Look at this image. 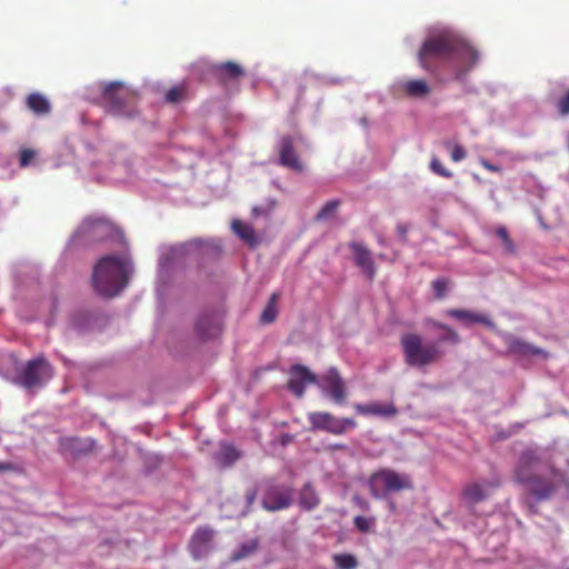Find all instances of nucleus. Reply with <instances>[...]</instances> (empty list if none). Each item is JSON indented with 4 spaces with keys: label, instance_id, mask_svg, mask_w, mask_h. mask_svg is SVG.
I'll list each match as a JSON object with an SVG mask.
<instances>
[{
    "label": "nucleus",
    "instance_id": "nucleus-1",
    "mask_svg": "<svg viewBox=\"0 0 569 569\" xmlns=\"http://www.w3.org/2000/svg\"><path fill=\"white\" fill-rule=\"evenodd\" d=\"M418 60L423 70L436 77L448 69L460 79L477 64L479 53L458 34L443 31L423 41Z\"/></svg>",
    "mask_w": 569,
    "mask_h": 569
},
{
    "label": "nucleus",
    "instance_id": "nucleus-2",
    "mask_svg": "<svg viewBox=\"0 0 569 569\" xmlns=\"http://www.w3.org/2000/svg\"><path fill=\"white\" fill-rule=\"evenodd\" d=\"M432 326L446 332L438 342L429 341L425 343L420 335L412 332L401 336L400 345L405 362L409 367L423 368L440 361L445 356V351L439 345L441 341L451 345H458L460 342L459 335L451 327L439 321H433Z\"/></svg>",
    "mask_w": 569,
    "mask_h": 569
},
{
    "label": "nucleus",
    "instance_id": "nucleus-3",
    "mask_svg": "<svg viewBox=\"0 0 569 569\" xmlns=\"http://www.w3.org/2000/svg\"><path fill=\"white\" fill-rule=\"evenodd\" d=\"M127 262L118 256L101 258L93 269L94 290L103 297L117 296L128 283Z\"/></svg>",
    "mask_w": 569,
    "mask_h": 569
},
{
    "label": "nucleus",
    "instance_id": "nucleus-4",
    "mask_svg": "<svg viewBox=\"0 0 569 569\" xmlns=\"http://www.w3.org/2000/svg\"><path fill=\"white\" fill-rule=\"evenodd\" d=\"M102 99L107 111L111 114L126 118H133L138 114L136 94L120 82L107 84Z\"/></svg>",
    "mask_w": 569,
    "mask_h": 569
},
{
    "label": "nucleus",
    "instance_id": "nucleus-5",
    "mask_svg": "<svg viewBox=\"0 0 569 569\" xmlns=\"http://www.w3.org/2000/svg\"><path fill=\"white\" fill-rule=\"evenodd\" d=\"M52 377V368L44 358H36L27 362L17 382L26 389L43 386Z\"/></svg>",
    "mask_w": 569,
    "mask_h": 569
},
{
    "label": "nucleus",
    "instance_id": "nucleus-6",
    "mask_svg": "<svg viewBox=\"0 0 569 569\" xmlns=\"http://www.w3.org/2000/svg\"><path fill=\"white\" fill-rule=\"evenodd\" d=\"M308 420L312 430H323L336 436L343 435L357 427V422L352 418H337L322 411L310 412Z\"/></svg>",
    "mask_w": 569,
    "mask_h": 569
},
{
    "label": "nucleus",
    "instance_id": "nucleus-7",
    "mask_svg": "<svg viewBox=\"0 0 569 569\" xmlns=\"http://www.w3.org/2000/svg\"><path fill=\"white\" fill-rule=\"evenodd\" d=\"M501 485L498 478L488 481H473L467 483L461 490V501L470 511L475 512V507L490 497V491L499 488Z\"/></svg>",
    "mask_w": 569,
    "mask_h": 569
},
{
    "label": "nucleus",
    "instance_id": "nucleus-8",
    "mask_svg": "<svg viewBox=\"0 0 569 569\" xmlns=\"http://www.w3.org/2000/svg\"><path fill=\"white\" fill-rule=\"evenodd\" d=\"M372 491L375 487L381 485L388 492L401 491L412 489V481L408 475L399 473L391 469H382L377 471L371 477Z\"/></svg>",
    "mask_w": 569,
    "mask_h": 569
},
{
    "label": "nucleus",
    "instance_id": "nucleus-9",
    "mask_svg": "<svg viewBox=\"0 0 569 569\" xmlns=\"http://www.w3.org/2000/svg\"><path fill=\"white\" fill-rule=\"evenodd\" d=\"M317 383L323 393L328 395L335 403H345L347 399V388L337 369L331 368L328 370Z\"/></svg>",
    "mask_w": 569,
    "mask_h": 569
},
{
    "label": "nucleus",
    "instance_id": "nucleus-10",
    "mask_svg": "<svg viewBox=\"0 0 569 569\" xmlns=\"http://www.w3.org/2000/svg\"><path fill=\"white\" fill-rule=\"evenodd\" d=\"M262 507L268 511H278L292 505V490L282 486H269L262 497Z\"/></svg>",
    "mask_w": 569,
    "mask_h": 569
},
{
    "label": "nucleus",
    "instance_id": "nucleus-11",
    "mask_svg": "<svg viewBox=\"0 0 569 569\" xmlns=\"http://www.w3.org/2000/svg\"><path fill=\"white\" fill-rule=\"evenodd\" d=\"M318 379L307 367L295 365L290 369L288 389L297 397L301 398L305 393L307 383H317Z\"/></svg>",
    "mask_w": 569,
    "mask_h": 569
},
{
    "label": "nucleus",
    "instance_id": "nucleus-12",
    "mask_svg": "<svg viewBox=\"0 0 569 569\" xmlns=\"http://www.w3.org/2000/svg\"><path fill=\"white\" fill-rule=\"evenodd\" d=\"M213 530L209 527H199L189 542V550L194 559L207 556L211 549Z\"/></svg>",
    "mask_w": 569,
    "mask_h": 569
},
{
    "label": "nucleus",
    "instance_id": "nucleus-13",
    "mask_svg": "<svg viewBox=\"0 0 569 569\" xmlns=\"http://www.w3.org/2000/svg\"><path fill=\"white\" fill-rule=\"evenodd\" d=\"M212 77L220 83L227 84L237 81L244 76V69L232 61H227L210 67Z\"/></svg>",
    "mask_w": 569,
    "mask_h": 569
},
{
    "label": "nucleus",
    "instance_id": "nucleus-14",
    "mask_svg": "<svg viewBox=\"0 0 569 569\" xmlns=\"http://www.w3.org/2000/svg\"><path fill=\"white\" fill-rule=\"evenodd\" d=\"M279 162L281 166L290 168L295 171H302L303 166L293 149V141L290 136H284L279 142Z\"/></svg>",
    "mask_w": 569,
    "mask_h": 569
},
{
    "label": "nucleus",
    "instance_id": "nucleus-15",
    "mask_svg": "<svg viewBox=\"0 0 569 569\" xmlns=\"http://www.w3.org/2000/svg\"><path fill=\"white\" fill-rule=\"evenodd\" d=\"M194 330L200 339L217 337L221 331V322L214 313H203L196 321Z\"/></svg>",
    "mask_w": 569,
    "mask_h": 569
},
{
    "label": "nucleus",
    "instance_id": "nucleus-16",
    "mask_svg": "<svg viewBox=\"0 0 569 569\" xmlns=\"http://www.w3.org/2000/svg\"><path fill=\"white\" fill-rule=\"evenodd\" d=\"M539 461L540 459L536 451L530 449L522 451L515 468V480L517 482H527L530 480L531 470Z\"/></svg>",
    "mask_w": 569,
    "mask_h": 569
},
{
    "label": "nucleus",
    "instance_id": "nucleus-17",
    "mask_svg": "<svg viewBox=\"0 0 569 569\" xmlns=\"http://www.w3.org/2000/svg\"><path fill=\"white\" fill-rule=\"evenodd\" d=\"M349 248L353 252L356 264L363 270L369 280H372L376 276V268L370 251L358 242H351Z\"/></svg>",
    "mask_w": 569,
    "mask_h": 569
},
{
    "label": "nucleus",
    "instance_id": "nucleus-18",
    "mask_svg": "<svg viewBox=\"0 0 569 569\" xmlns=\"http://www.w3.org/2000/svg\"><path fill=\"white\" fill-rule=\"evenodd\" d=\"M529 487V492L536 500H547L555 493L557 487L549 480H546L539 476H530V480L522 482Z\"/></svg>",
    "mask_w": 569,
    "mask_h": 569
},
{
    "label": "nucleus",
    "instance_id": "nucleus-19",
    "mask_svg": "<svg viewBox=\"0 0 569 569\" xmlns=\"http://www.w3.org/2000/svg\"><path fill=\"white\" fill-rule=\"evenodd\" d=\"M111 229L110 223L104 218L88 217L79 227V232L87 237L102 238Z\"/></svg>",
    "mask_w": 569,
    "mask_h": 569
},
{
    "label": "nucleus",
    "instance_id": "nucleus-20",
    "mask_svg": "<svg viewBox=\"0 0 569 569\" xmlns=\"http://www.w3.org/2000/svg\"><path fill=\"white\" fill-rule=\"evenodd\" d=\"M397 88L410 98H425L431 92L430 86L423 79L399 81Z\"/></svg>",
    "mask_w": 569,
    "mask_h": 569
},
{
    "label": "nucleus",
    "instance_id": "nucleus-21",
    "mask_svg": "<svg viewBox=\"0 0 569 569\" xmlns=\"http://www.w3.org/2000/svg\"><path fill=\"white\" fill-rule=\"evenodd\" d=\"M353 408L357 413L363 416L392 417L398 412L396 406L392 403H356Z\"/></svg>",
    "mask_w": 569,
    "mask_h": 569
},
{
    "label": "nucleus",
    "instance_id": "nucleus-22",
    "mask_svg": "<svg viewBox=\"0 0 569 569\" xmlns=\"http://www.w3.org/2000/svg\"><path fill=\"white\" fill-rule=\"evenodd\" d=\"M446 315L451 317V318H453V319L461 320V321H465V322L482 323V325L488 326V327L492 326L491 320L487 316L481 315V313H476V312H472V311H469V310L448 309L446 311Z\"/></svg>",
    "mask_w": 569,
    "mask_h": 569
},
{
    "label": "nucleus",
    "instance_id": "nucleus-23",
    "mask_svg": "<svg viewBox=\"0 0 569 569\" xmlns=\"http://www.w3.org/2000/svg\"><path fill=\"white\" fill-rule=\"evenodd\" d=\"M28 108L38 116L48 114L51 110L49 100L41 93L33 92L27 97Z\"/></svg>",
    "mask_w": 569,
    "mask_h": 569
},
{
    "label": "nucleus",
    "instance_id": "nucleus-24",
    "mask_svg": "<svg viewBox=\"0 0 569 569\" xmlns=\"http://www.w3.org/2000/svg\"><path fill=\"white\" fill-rule=\"evenodd\" d=\"M320 503V499L310 483H306L300 491L299 505L306 510H312Z\"/></svg>",
    "mask_w": 569,
    "mask_h": 569
},
{
    "label": "nucleus",
    "instance_id": "nucleus-25",
    "mask_svg": "<svg viewBox=\"0 0 569 569\" xmlns=\"http://www.w3.org/2000/svg\"><path fill=\"white\" fill-rule=\"evenodd\" d=\"M231 227H232L233 232L238 237H240L243 241H246L248 244H250V246L257 244V237H256L253 228L250 224L244 223L240 220H233Z\"/></svg>",
    "mask_w": 569,
    "mask_h": 569
},
{
    "label": "nucleus",
    "instance_id": "nucleus-26",
    "mask_svg": "<svg viewBox=\"0 0 569 569\" xmlns=\"http://www.w3.org/2000/svg\"><path fill=\"white\" fill-rule=\"evenodd\" d=\"M279 298L280 295L278 292H273L270 296L269 301L260 316V321L262 323H272L277 319Z\"/></svg>",
    "mask_w": 569,
    "mask_h": 569
},
{
    "label": "nucleus",
    "instance_id": "nucleus-27",
    "mask_svg": "<svg viewBox=\"0 0 569 569\" xmlns=\"http://www.w3.org/2000/svg\"><path fill=\"white\" fill-rule=\"evenodd\" d=\"M509 351L519 356H537L543 353L540 348L533 347L521 340H513L509 345Z\"/></svg>",
    "mask_w": 569,
    "mask_h": 569
},
{
    "label": "nucleus",
    "instance_id": "nucleus-28",
    "mask_svg": "<svg viewBox=\"0 0 569 569\" xmlns=\"http://www.w3.org/2000/svg\"><path fill=\"white\" fill-rule=\"evenodd\" d=\"M217 458L220 465L223 467H229L240 458V452L236 449V447L231 445H224L221 447Z\"/></svg>",
    "mask_w": 569,
    "mask_h": 569
},
{
    "label": "nucleus",
    "instance_id": "nucleus-29",
    "mask_svg": "<svg viewBox=\"0 0 569 569\" xmlns=\"http://www.w3.org/2000/svg\"><path fill=\"white\" fill-rule=\"evenodd\" d=\"M496 236L500 239L505 252L508 254H515L517 251L516 244L509 236L508 229L505 226H498L495 228Z\"/></svg>",
    "mask_w": 569,
    "mask_h": 569
},
{
    "label": "nucleus",
    "instance_id": "nucleus-30",
    "mask_svg": "<svg viewBox=\"0 0 569 569\" xmlns=\"http://www.w3.org/2000/svg\"><path fill=\"white\" fill-rule=\"evenodd\" d=\"M258 549V540L252 539L242 543L231 556L232 561H239L252 555Z\"/></svg>",
    "mask_w": 569,
    "mask_h": 569
},
{
    "label": "nucleus",
    "instance_id": "nucleus-31",
    "mask_svg": "<svg viewBox=\"0 0 569 569\" xmlns=\"http://www.w3.org/2000/svg\"><path fill=\"white\" fill-rule=\"evenodd\" d=\"M333 562L338 569H356L358 561L350 553H338L333 556Z\"/></svg>",
    "mask_w": 569,
    "mask_h": 569
},
{
    "label": "nucleus",
    "instance_id": "nucleus-32",
    "mask_svg": "<svg viewBox=\"0 0 569 569\" xmlns=\"http://www.w3.org/2000/svg\"><path fill=\"white\" fill-rule=\"evenodd\" d=\"M187 97V86L179 84L170 88L166 93V101L168 103H178Z\"/></svg>",
    "mask_w": 569,
    "mask_h": 569
},
{
    "label": "nucleus",
    "instance_id": "nucleus-33",
    "mask_svg": "<svg viewBox=\"0 0 569 569\" xmlns=\"http://www.w3.org/2000/svg\"><path fill=\"white\" fill-rule=\"evenodd\" d=\"M443 146L447 150L450 151V158L453 162H460L467 157L466 149L459 143L445 141Z\"/></svg>",
    "mask_w": 569,
    "mask_h": 569
},
{
    "label": "nucleus",
    "instance_id": "nucleus-34",
    "mask_svg": "<svg viewBox=\"0 0 569 569\" xmlns=\"http://www.w3.org/2000/svg\"><path fill=\"white\" fill-rule=\"evenodd\" d=\"M340 206V200L328 201L317 214V220H327L332 217Z\"/></svg>",
    "mask_w": 569,
    "mask_h": 569
},
{
    "label": "nucleus",
    "instance_id": "nucleus-35",
    "mask_svg": "<svg viewBox=\"0 0 569 569\" xmlns=\"http://www.w3.org/2000/svg\"><path fill=\"white\" fill-rule=\"evenodd\" d=\"M450 281L446 278H438L432 281V288L437 299H442L446 296Z\"/></svg>",
    "mask_w": 569,
    "mask_h": 569
},
{
    "label": "nucleus",
    "instance_id": "nucleus-36",
    "mask_svg": "<svg viewBox=\"0 0 569 569\" xmlns=\"http://www.w3.org/2000/svg\"><path fill=\"white\" fill-rule=\"evenodd\" d=\"M430 169L432 170V172H435L436 174H438L440 177H443V178L452 177V172L449 171L447 168H445L442 162L437 157H433L431 159Z\"/></svg>",
    "mask_w": 569,
    "mask_h": 569
},
{
    "label": "nucleus",
    "instance_id": "nucleus-37",
    "mask_svg": "<svg viewBox=\"0 0 569 569\" xmlns=\"http://www.w3.org/2000/svg\"><path fill=\"white\" fill-rule=\"evenodd\" d=\"M353 523L355 526L357 527V529L361 532H369L372 525H373V520L372 519H369V518H366L363 516H357L355 517L353 519Z\"/></svg>",
    "mask_w": 569,
    "mask_h": 569
},
{
    "label": "nucleus",
    "instance_id": "nucleus-38",
    "mask_svg": "<svg viewBox=\"0 0 569 569\" xmlns=\"http://www.w3.org/2000/svg\"><path fill=\"white\" fill-rule=\"evenodd\" d=\"M557 110L561 116L569 114V90L557 101Z\"/></svg>",
    "mask_w": 569,
    "mask_h": 569
},
{
    "label": "nucleus",
    "instance_id": "nucleus-39",
    "mask_svg": "<svg viewBox=\"0 0 569 569\" xmlns=\"http://www.w3.org/2000/svg\"><path fill=\"white\" fill-rule=\"evenodd\" d=\"M36 156V152L31 149H23L21 152H20V166L21 167H27L31 160L34 158Z\"/></svg>",
    "mask_w": 569,
    "mask_h": 569
},
{
    "label": "nucleus",
    "instance_id": "nucleus-40",
    "mask_svg": "<svg viewBox=\"0 0 569 569\" xmlns=\"http://www.w3.org/2000/svg\"><path fill=\"white\" fill-rule=\"evenodd\" d=\"M0 471L1 472H6V471L17 472V471H19V468L14 463L6 461V462H0Z\"/></svg>",
    "mask_w": 569,
    "mask_h": 569
},
{
    "label": "nucleus",
    "instance_id": "nucleus-41",
    "mask_svg": "<svg viewBox=\"0 0 569 569\" xmlns=\"http://www.w3.org/2000/svg\"><path fill=\"white\" fill-rule=\"evenodd\" d=\"M480 163H481V166H482L486 170H488V171H490V172H500V171H501V168H500L499 166L492 164V163H490V162H489L488 160H486V159H482V160L480 161Z\"/></svg>",
    "mask_w": 569,
    "mask_h": 569
},
{
    "label": "nucleus",
    "instance_id": "nucleus-42",
    "mask_svg": "<svg viewBox=\"0 0 569 569\" xmlns=\"http://www.w3.org/2000/svg\"><path fill=\"white\" fill-rule=\"evenodd\" d=\"M256 498H257V490L256 489L249 490L246 493V499H247L248 505H252L253 501L256 500Z\"/></svg>",
    "mask_w": 569,
    "mask_h": 569
},
{
    "label": "nucleus",
    "instance_id": "nucleus-43",
    "mask_svg": "<svg viewBox=\"0 0 569 569\" xmlns=\"http://www.w3.org/2000/svg\"><path fill=\"white\" fill-rule=\"evenodd\" d=\"M330 450H346L347 446L343 443H335L329 447Z\"/></svg>",
    "mask_w": 569,
    "mask_h": 569
},
{
    "label": "nucleus",
    "instance_id": "nucleus-44",
    "mask_svg": "<svg viewBox=\"0 0 569 569\" xmlns=\"http://www.w3.org/2000/svg\"><path fill=\"white\" fill-rule=\"evenodd\" d=\"M252 212H253V214H254V216H259V214H261V213H262V210H261L260 208H258V207H254V208L252 209Z\"/></svg>",
    "mask_w": 569,
    "mask_h": 569
}]
</instances>
